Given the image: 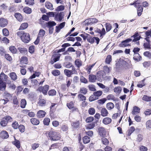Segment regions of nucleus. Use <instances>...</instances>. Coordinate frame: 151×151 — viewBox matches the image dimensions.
I'll list each match as a JSON object with an SVG mask.
<instances>
[{
    "label": "nucleus",
    "instance_id": "5",
    "mask_svg": "<svg viewBox=\"0 0 151 151\" xmlns=\"http://www.w3.org/2000/svg\"><path fill=\"white\" fill-rule=\"evenodd\" d=\"M139 33L138 32H136L134 34L131 36V38L133 37L134 38V39L132 40L133 42H136L139 40L141 38H142V37L140 35L141 32H139Z\"/></svg>",
    "mask_w": 151,
    "mask_h": 151
},
{
    "label": "nucleus",
    "instance_id": "40",
    "mask_svg": "<svg viewBox=\"0 0 151 151\" xmlns=\"http://www.w3.org/2000/svg\"><path fill=\"white\" fill-rule=\"evenodd\" d=\"M18 49L20 52L22 54H26L27 52V49L25 48L19 47Z\"/></svg>",
    "mask_w": 151,
    "mask_h": 151
},
{
    "label": "nucleus",
    "instance_id": "41",
    "mask_svg": "<svg viewBox=\"0 0 151 151\" xmlns=\"http://www.w3.org/2000/svg\"><path fill=\"white\" fill-rule=\"evenodd\" d=\"M122 88L120 87H115L114 89V92L116 94L119 93L122 90Z\"/></svg>",
    "mask_w": 151,
    "mask_h": 151
},
{
    "label": "nucleus",
    "instance_id": "30",
    "mask_svg": "<svg viewBox=\"0 0 151 151\" xmlns=\"http://www.w3.org/2000/svg\"><path fill=\"white\" fill-rule=\"evenodd\" d=\"M132 40L130 38H128L125 40H123V46L124 47H127L129 46H130V44H128V43Z\"/></svg>",
    "mask_w": 151,
    "mask_h": 151
},
{
    "label": "nucleus",
    "instance_id": "26",
    "mask_svg": "<svg viewBox=\"0 0 151 151\" xmlns=\"http://www.w3.org/2000/svg\"><path fill=\"white\" fill-rule=\"evenodd\" d=\"M31 123L35 125H37L40 123L39 121L36 118H32L30 120Z\"/></svg>",
    "mask_w": 151,
    "mask_h": 151
},
{
    "label": "nucleus",
    "instance_id": "39",
    "mask_svg": "<svg viewBox=\"0 0 151 151\" xmlns=\"http://www.w3.org/2000/svg\"><path fill=\"white\" fill-rule=\"evenodd\" d=\"M114 107V104L111 102H109L107 104L106 107L108 110H111Z\"/></svg>",
    "mask_w": 151,
    "mask_h": 151
},
{
    "label": "nucleus",
    "instance_id": "56",
    "mask_svg": "<svg viewBox=\"0 0 151 151\" xmlns=\"http://www.w3.org/2000/svg\"><path fill=\"white\" fill-rule=\"evenodd\" d=\"M145 79H144L143 80L141 81V82H142V83H139L137 84V86L140 88H142L143 86H144L145 85Z\"/></svg>",
    "mask_w": 151,
    "mask_h": 151
},
{
    "label": "nucleus",
    "instance_id": "17",
    "mask_svg": "<svg viewBox=\"0 0 151 151\" xmlns=\"http://www.w3.org/2000/svg\"><path fill=\"white\" fill-rule=\"evenodd\" d=\"M46 114V112L43 110H39L37 113V116L39 118H42L44 117Z\"/></svg>",
    "mask_w": 151,
    "mask_h": 151
},
{
    "label": "nucleus",
    "instance_id": "11",
    "mask_svg": "<svg viewBox=\"0 0 151 151\" xmlns=\"http://www.w3.org/2000/svg\"><path fill=\"white\" fill-rule=\"evenodd\" d=\"M116 65L115 68H116L117 69L119 70L123 66V59L120 58L116 63Z\"/></svg>",
    "mask_w": 151,
    "mask_h": 151
},
{
    "label": "nucleus",
    "instance_id": "13",
    "mask_svg": "<svg viewBox=\"0 0 151 151\" xmlns=\"http://www.w3.org/2000/svg\"><path fill=\"white\" fill-rule=\"evenodd\" d=\"M140 112V109L138 107L135 106L133 107L132 114L133 115H136Z\"/></svg>",
    "mask_w": 151,
    "mask_h": 151
},
{
    "label": "nucleus",
    "instance_id": "60",
    "mask_svg": "<svg viewBox=\"0 0 151 151\" xmlns=\"http://www.w3.org/2000/svg\"><path fill=\"white\" fill-rule=\"evenodd\" d=\"M88 87L89 89L91 91H94L96 90L95 86L93 85H89Z\"/></svg>",
    "mask_w": 151,
    "mask_h": 151
},
{
    "label": "nucleus",
    "instance_id": "64",
    "mask_svg": "<svg viewBox=\"0 0 151 151\" xmlns=\"http://www.w3.org/2000/svg\"><path fill=\"white\" fill-rule=\"evenodd\" d=\"M146 126L147 129L151 128V120H149L146 122Z\"/></svg>",
    "mask_w": 151,
    "mask_h": 151
},
{
    "label": "nucleus",
    "instance_id": "9",
    "mask_svg": "<svg viewBox=\"0 0 151 151\" xmlns=\"http://www.w3.org/2000/svg\"><path fill=\"white\" fill-rule=\"evenodd\" d=\"M8 24V22L6 19L2 18L0 19V26L4 27Z\"/></svg>",
    "mask_w": 151,
    "mask_h": 151
},
{
    "label": "nucleus",
    "instance_id": "46",
    "mask_svg": "<svg viewBox=\"0 0 151 151\" xmlns=\"http://www.w3.org/2000/svg\"><path fill=\"white\" fill-rule=\"evenodd\" d=\"M52 73L54 76H57L60 75V72L58 70H55L52 71Z\"/></svg>",
    "mask_w": 151,
    "mask_h": 151
},
{
    "label": "nucleus",
    "instance_id": "18",
    "mask_svg": "<svg viewBox=\"0 0 151 151\" xmlns=\"http://www.w3.org/2000/svg\"><path fill=\"white\" fill-rule=\"evenodd\" d=\"M108 114L106 109L105 108H103L101 111V115L103 116H106Z\"/></svg>",
    "mask_w": 151,
    "mask_h": 151
},
{
    "label": "nucleus",
    "instance_id": "2",
    "mask_svg": "<svg viewBox=\"0 0 151 151\" xmlns=\"http://www.w3.org/2000/svg\"><path fill=\"white\" fill-rule=\"evenodd\" d=\"M47 27L49 28V33L52 34L53 31V26L56 25V23L54 21H49L47 23Z\"/></svg>",
    "mask_w": 151,
    "mask_h": 151
},
{
    "label": "nucleus",
    "instance_id": "14",
    "mask_svg": "<svg viewBox=\"0 0 151 151\" xmlns=\"http://www.w3.org/2000/svg\"><path fill=\"white\" fill-rule=\"evenodd\" d=\"M111 122V118L106 117L104 118L102 120V122L105 125H107L110 124Z\"/></svg>",
    "mask_w": 151,
    "mask_h": 151
},
{
    "label": "nucleus",
    "instance_id": "29",
    "mask_svg": "<svg viewBox=\"0 0 151 151\" xmlns=\"http://www.w3.org/2000/svg\"><path fill=\"white\" fill-rule=\"evenodd\" d=\"M60 55L61 54L59 53L54 54L53 55V56H54L55 57L53 59L54 60V62H56L57 61L59 60Z\"/></svg>",
    "mask_w": 151,
    "mask_h": 151
},
{
    "label": "nucleus",
    "instance_id": "49",
    "mask_svg": "<svg viewBox=\"0 0 151 151\" xmlns=\"http://www.w3.org/2000/svg\"><path fill=\"white\" fill-rule=\"evenodd\" d=\"M105 25L106 27V31L107 32L110 31L111 29V26L109 23H106Z\"/></svg>",
    "mask_w": 151,
    "mask_h": 151
},
{
    "label": "nucleus",
    "instance_id": "28",
    "mask_svg": "<svg viewBox=\"0 0 151 151\" xmlns=\"http://www.w3.org/2000/svg\"><path fill=\"white\" fill-rule=\"evenodd\" d=\"M64 73L65 75L69 77H70L71 75L72 74V71L65 69L64 70Z\"/></svg>",
    "mask_w": 151,
    "mask_h": 151
},
{
    "label": "nucleus",
    "instance_id": "31",
    "mask_svg": "<svg viewBox=\"0 0 151 151\" xmlns=\"http://www.w3.org/2000/svg\"><path fill=\"white\" fill-rule=\"evenodd\" d=\"M9 76L11 79L15 81L17 79V76L14 72H12L9 74Z\"/></svg>",
    "mask_w": 151,
    "mask_h": 151
},
{
    "label": "nucleus",
    "instance_id": "52",
    "mask_svg": "<svg viewBox=\"0 0 151 151\" xmlns=\"http://www.w3.org/2000/svg\"><path fill=\"white\" fill-rule=\"evenodd\" d=\"M25 2L29 5H32L34 4V0H25Z\"/></svg>",
    "mask_w": 151,
    "mask_h": 151
},
{
    "label": "nucleus",
    "instance_id": "63",
    "mask_svg": "<svg viewBox=\"0 0 151 151\" xmlns=\"http://www.w3.org/2000/svg\"><path fill=\"white\" fill-rule=\"evenodd\" d=\"M80 91L81 93L85 95L87 93V90L86 88L84 87H83L81 88Z\"/></svg>",
    "mask_w": 151,
    "mask_h": 151
},
{
    "label": "nucleus",
    "instance_id": "59",
    "mask_svg": "<svg viewBox=\"0 0 151 151\" xmlns=\"http://www.w3.org/2000/svg\"><path fill=\"white\" fill-rule=\"evenodd\" d=\"M65 7L63 5H60L58 6L56 9L55 10L59 12L62 11L64 10Z\"/></svg>",
    "mask_w": 151,
    "mask_h": 151
},
{
    "label": "nucleus",
    "instance_id": "62",
    "mask_svg": "<svg viewBox=\"0 0 151 151\" xmlns=\"http://www.w3.org/2000/svg\"><path fill=\"white\" fill-rule=\"evenodd\" d=\"M5 51L4 47H0V54L1 56L4 55L5 54Z\"/></svg>",
    "mask_w": 151,
    "mask_h": 151
},
{
    "label": "nucleus",
    "instance_id": "19",
    "mask_svg": "<svg viewBox=\"0 0 151 151\" xmlns=\"http://www.w3.org/2000/svg\"><path fill=\"white\" fill-rule=\"evenodd\" d=\"M89 80L90 82H93L96 81V77L95 75H90L88 77Z\"/></svg>",
    "mask_w": 151,
    "mask_h": 151
},
{
    "label": "nucleus",
    "instance_id": "57",
    "mask_svg": "<svg viewBox=\"0 0 151 151\" xmlns=\"http://www.w3.org/2000/svg\"><path fill=\"white\" fill-rule=\"evenodd\" d=\"M50 121V119L49 118H45L43 121L44 124L46 125H48Z\"/></svg>",
    "mask_w": 151,
    "mask_h": 151
},
{
    "label": "nucleus",
    "instance_id": "16",
    "mask_svg": "<svg viewBox=\"0 0 151 151\" xmlns=\"http://www.w3.org/2000/svg\"><path fill=\"white\" fill-rule=\"evenodd\" d=\"M142 57L138 53H134L133 59L137 61H139L142 59Z\"/></svg>",
    "mask_w": 151,
    "mask_h": 151
},
{
    "label": "nucleus",
    "instance_id": "38",
    "mask_svg": "<svg viewBox=\"0 0 151 151\" xmlns=\"http://www.w3.org/2000/svg\"><path fill=\"white\" fill-rule=\"evenodd\" d=\"M83 142L84 144H87L90 141V139L89 137L86 136L83 138Z\"/></svg>",
    "mask_w": 151,
    "mask_h": 151
},
{
    "label": "nucleus",
    "instance_id": "54",
    "mask_svg": "<svg viewBox=\"0 0 151 151\" xmlns=\"http://www.w3.org/2000/svg\"><path fill=\"white\" fill-rule=\"evenodd\" d=\"M88 112L90 114L93 115L95 113V110L94 108H90L88 110Z\"/></svg>",
    "mask_w": 151,
    "mask_h": 151
},
{
    "label": "nucleus",
    "instance_id": "55",
    "mask_svg": "<svg viewBox=\"0 0 151 151\" xmlns=\"http://www.w3.org/2000/svg\"><path fill=\"white\" fill-rule=\"evenodd\" d=\"M48 94L49 96H53L56 94V91L54 89H52L49 91Z\"/></svg>",
    "mask_w": 151,
    "mask_h": 151
},
{
    "label": "nucleus",
    "instance_id": "44",
    "mask_svg": "<svg viewBox=\"0 0 151 151\" xmlns=\"http://www.w3.org/2000/svg\"><path fill=\"white\" fill-rule=\"evenodd\" d=\"M84 24L86 26L91 25L92 24L90 18L84 21Z\"/></svg>",
    "mask_w": 151,
    "mask_h": 151
},
{
    "label": "nucleus",
    "instance_id": "25",
    "mask_svg": "<svg viewBox=\"0 0 151 151\" xmlns=\"http://www.w3.org/2000/svg\"><path fill=\"white\" fill-rule=\"evenodd\" d=\"M135 129V128L134 127H131L127 131V136L128 137L130 136L131 134L134 131Z\"/></svg>",
    "mask_w": 151,
    "mask_h": 151
},
{
    "label": "nucleus",
    "instance_id": "7",
    "mask_svg": "<svg viewBox=\"0 0 151 151\" xmlns=\"http://www.w3.org/2000/svg\"><path fill=\"white\" fill-rule=\"evenodd\" d=\"M99 135L102 137H104L106 135V131L105 129L103 127H100L98 129Z\"/></svg>",
    "mask_w": 151,
    "mask_h": 151
},
{
    "label": "nucleus",
    "instance_id": "43",
    "mask_svg": "<svg viewBox=\"0 0 151 151\" xmlns=\"http://www.w3.org/2000/svg\"><path fill=\"white\" fill-rule=\"evenodd\" d=\"M28 27V24L27 23L22 24L19 28V30H23L26 29Z\"/></svg>",
    "mask_w": 151,
    "mask_h": 151
},
{
    "label": "nucleus",
    "instance_id": "6",
    "mask_svg": "<svg viewBox=\"0 0 151 151\" xmlns=\"http://www.w3.org/2000/svg\"><path fill=\"white\" fill-rule=\"evenodd\" d=\"M64 13L63 12H60L57 13L55 16V18L57 21L60 22L63 18Z\"/></svg>",
    "mask_w": 151,
    "mask_h": 151
},
{
    "label": "nucleus",
    "instance_id": "33",
    "mask_svg": "<svg viewBox=\"0 0 151 151\" xmlns=\"http://www.w3.org/2000/svg\"><path fill=\"white\" fill-rule=\"evenodd\" d=\"M102 94V92L101 91H98L94 92L93 94L96 96L97 99H98L99 97Z\"/></svg>",
    "mask_w": 151,
    "mask_h": 151
},
{
    "label": "nucleus",
    "instance_id": "21",
    "mask_svg": "<svg viewBox=\"0 0 151 151\" xmlns=\"http://www.w3.org/2000/svg\"><path fill=\"white\" fill-rule=\"evenodd\" d=\"M103 69L105 73L108 74L111 70V67H109L107 66H105L104 67Z\"/></svg>",
    "mask_w": 151,
    "mask_h": 151
},
{
    "label": "nucleus",
    "instance_id": "32",
    "mask_svg": "<svg viewBox=\"0 0 151 151\" xmlns=\"http://www.w3.org/2000/svg\"><path fill=\"white\" fill-rule=\"evenodd\" d=\"M15 138V141L13 142V144L17 148H20V143L19 141L16 139Z\"/></svg>",
    "mask_w": 151,
    "mask_h": 151
},
{
    "label": "nucleus",
    "instance_id": "58",
    "mask_svg": "<svg viewBox=\"0 0 151 151\" xmlns=\"http://www.w3.org/2000/svg\"><path fill=\"white\" fill-rule=\"evenodd\" d=\"M97 99V98L93 94L90 96L89 98V100L90 102H92Z\"/></svg>",
    "mask_w": 151,
    "mask_h": 151
},
{
    "label": "nucleus",
    "instance_id": "12",
    "mask_svg": "<svg viewBox=\"0 0 151 151\" xmlns=\"http://www.w3.org/2000/svg\"><path fill=\"white\" fill-rule=\"evenodd\" d=\"M0 137L3 139H7L9 137L8 133L6 131H3L0 133Z\"/></svg>",
    "mask_w": 151,
    "mask_h": 151
},
{
    "label": "nucleus",
    "instance_id": "48",
    "mask_svg": "<svg viewBox=\"0 0 151 151\" xmlns=\"http://www.w3.org/2000/svg\"><path fill=\"white\" fill-rule=\"evenodd\" d=\"M95 65V64H93L89 66H87L86 67V70L88 71V72L89 74L90 73L91 69Z\"/></svg>",
    "mask_w": 151,
    "mask_h": 151
},
{
    "label": "nucleus",
    "instance_id": "45",
    "mask_svg": "<svg viewBox=\"0 0 151 151\" xmlns=\"http://www.w3.org/2000/svg\"><path fill=\"white\" fill-rule=\"evenodd\" d=\"M142 99L147 101H151V97H149L146 95H144L142 98Z\"/></svg>",
    "mask_w": 151,
    "mask_h": 151
},
{
    "label": "nucleus",
    "instance_id": "27",
    "mask_svg": "<svg viewBox=\"0 0 151 151\" xmlns=\"http://www.w3.org/2000/svg\"><path fill=\"white\" fill-rule=\"evenodd\" d=\"M8 76L5 75L4 73H1L0 75V80L5 81L7 78Z\"/></svg>",
    "mask_w": 151,
    "mask_h": 151
},
{
    "label": "nucleus",
    "instance_id": "47",
    "mask_svg": "<svg viewBox=\"0 0 151 151\" xmlns=\"http://www.w3.org/2000/svg\"><path fill=\"white\" fill-rule=\"evenodd\" d=\"M144 55L147 57L149 59H151V52L148 51H146L144 52Z\"/></svg>",
    "mask_w": 151,
    "mask_h": 151
},
{
    "label": "nucleus",
    "instance_id": "53",
    "mask_svg": "<svg viewBox=\"0 0 151 151\" xmlns=\"http://www.w3.org/2000/svg\"><path fill=\"white\" fill-rule=\"evenodd\" d=\"M3 34L4 36H7L9 34L8 30L6 28H4L2 30Z\"/></svg>",
    "mask_w": 151,
    "mask_h": 151
},
{
    "label": "nucleus",
    "instance_id": "42",
    "mask_svg": "<svg viewBox=\"0 0 151 151\" xmlns=\"http://www.w3.org/2000/svg\"><path fill=\"white\" fill-rule=\"evenodd\" d=\"M45 100L43 99H40L39 100L38 104L39 106H43L46 104Z\"/></svg>",
    "mask_w": 151,
    "mask_h": 151
},
{
    "label": "nucleus",
    "instance_id": "24",
    "mask_svg": "<svg viewBox=\"0 0 151 151\" xmlns=\"http://www.w3.org/2000/svg\"><path fill=\"white\" fill-rule=\"evenodd\" d=\"M14 16L18 21H22V17L20 14L16 13L14 14Z\"/></svg>",
    "mask_w": 151,
    "mask_h": 151
},
{
    "label": "nucleus",
    "instance_id": "8",
    "mask_svg": "<svg viewBox=\"0 0 151 151\" xmlns=\"http://www.w3.org/2000/svg\"><path fill=\"white\" fill-rule=\"evenodd\" d=\"M49 89V86L48 85H45L44 86L40 87L39 90L40 91H42L45 95H46Z\"/></svg>",
    "mask_w": 151,
    "mask_h": 151
},
{
    "label": "nucleus",
    "instance_id": "23",
    "mask_svg": "<svg viewBox=\"0 0 151 151\" xmlns=\"http://www.w3.org/2000/svg\"><path fill=\"white\" fill-rule=\"evenodd\" d=\"M6 87V83L4 82V81L0 80V90H5Z\"/></svg>",
    "mask_w": 151,
    "mask_h": 151
},
{
    "label": "nucleus",
    "instance_id": "61",
    "mask_svg": "<svg viewBox=\"0 0 151 151\" xmlns=\"http://www.w3.org/2000/svg\"><path fill=\"white\" fill-rule=\"evenodd\" d=\"M95 126V122H93L90 124L87 125V128L89 129H91L93 128Z\"/></svg>",
    "mask_w": 151,
    "mask_h": 151
},
{
    "label": "nucleus",
    "instance_id": "50",
    "mask_svg": "<svg viewBox=\"0 0 151 151\" xmlns=\"http://www.w3.org/2000/svg\"><path fill=\"white\" fill-rule=\"evenodd\" d=\"M27 58L26 56L22 57L21 59V62L22 63L25 64L27 63Z\"/></svg>",
    "mask_w": 151,
    "mask_h": 151
},
{
    "label": "nucleus",
    "instance_id": "35",
    "mask_svg": "<svg viewBox=\"0 0 151 151\" xmlns=\"http://www.w3.org/2000/svg\"><path fill=\"white\" fill-rule=\"evenodd\" d=\"M26 101L24 99L21 100V101L20 106L22 108H24L26 105Z\"/></svg>",
    "mask_w": 151,
    "mask_h": 151
},
{
    "label": "nucleus",
    "instance_id": "37",
    "mask_svg": "<svg viewBox=\"0 0 151 151\" xmlns=\"http://www.w3.org/2000/svg\"><path fill=\"white\" fill-rule=\"evenodd\" d=\"M23 11L25 13L28 14H30L32 12L31 9L28 7H24L23 9Z\"/></svg>",
    "mask_w": 151,
    "mask_h": 151
},
{
    "label": "nucleus",
    "instance_id": "22",
    "mask_svg": "<svg viewBox=\"0 0 151 151\" xmlns=\"http://www.w3.org/2000/svg\"><path fill=\"white\" fill-rule=\"evenodd\" d=\"M137 15L139 16H140L141 15L142 12L143 11V7L142 6H140L139 7L137 8Z\"/></svg>",
    "mask_w": 151,
    "mask_h": 151
},
{
    "label": "nucleus",
    "instance_id": "1",
    "mask_svg": "<svg viewBox=\"0 0 151 151\" xmlns=\"http://www.w3.org/2000/svg\"><path fill=\"white\" fill-rule=\"evenodd\" d=\"M48 135L49 137L52 140L57 141L59 140L61 136L59 133H57L53 130H51L49 133Z\"/></svg>",
    "mask_w": 151,
    "mask_h": 151
},
{
    "label": "nucleus",
    "instance_id": "3",
    "mask_svg": "<svg viewBox=\"0 0 151 151\" xmlns=\"http://www.w3.org/2000/svg\"><path fill=\"white\" fill-rule=\"evenodd\" d=\"M22 41L26 43H28L30 40V36L29 34L25 33V32L21 37Z\"/></svg>",
    "mask_w": 151,
    "mask_h": 151
},
{
    "label": "nucleus",
    "instance_id": "10",
    "mask_svg": "<svg viewBox=\"0 0 151 151\" xmlns=\"http://www.w3.org/2000/svg\"><path fill=\"white\" fill-rule=\"evenodd\" d=\"M128 62H127L126 61L123 60V70H126L131 68V62L129 60Z\"/></svg>",
    "mask_w": 151,
    "mask_h": 151
},
{
    "label": "nucleus",
    "instance_id": "4",
    "mask_svg": "<svg viewBox=\"0 0 151 151\" xmlns=\"http://www.w3.org/2000/svg\"><path fill=\"white\" fill-rule=\"evenodd\" d=\"M99 25L100 27H102V30H101L99 28H97L94 31L100 34V37H101L102 36L104 35L106 33L105 29L103 28V26L102 24H99Z\"/></svg>",
    "mask_w": 151,
    "mask_h": 151
},
{
    "label": "nucleus",
    "instance_id": "20",
    "mask_svg": "<svg viewBox=\"0 0 151 151\" xmlns=\"http://www.w3.org/2000/svg\"><path fill=\"white\" fill-rule=\"evenodd\" d=\"M80 122L79 121H77L75 122H73L71 123L72 127L74 129L78 128L80 126Z\"/></svg>",
    "mask_w": 151,
    "mask_h": 151
},
{
    "label": "nucleus",
    "instance_id": "51",
    "mask_svg": "<svg viewBox=\"0 0 151 151\" xmlns=\"http://www.w3.org/2000/svg\"><path fill=\"white\" fill-rule=\"evenodd\" d=\"M80 80L81 82L84 83H87L88 82L87 80L82 76H81Z\"/></svg>",
    "mask_w": 151,
    "mask_h": 151
},
{
    "label": "nucleus",
    "instance_id": "36",
    "mask_svg": "<svg viewBox=\"0 0 151 151\" xmlns=\"http://www.w3.org/2000/svg\"><path fill=\"white\" fill-rule=\"evenodd\" d=\"M112 60L111 56L110 55H108L105 60V63L107 64H109Z\"/></svg>",
    "mask_w": 151,
    "mask_h": 151
},
{
    "label": "nucleus",
    "instance_id": "15",
    "mask_svg": "<svg viewBox=\"0 0 151 151\" xmlns=\"http://www.w3.org/2000/svg\"><path fill=\"white\" fill-rule=\"evenodd\" d=\"M45 7L47 9L52 10L54 9L52 4L48 1H46L45 4Z\"/></svg>",
    "mask_w": 151,
    "mask_h": 151
},
{
    "label": "nucleus",
    "instance_id": "34",
    "mask_svg": "<svg viewBox=\"0 0 151 151\" xmlns=\"http://www.w3.org/2000/svg\"><path fill=\"white\" fill-rule=\"evenodd\" d=\"M9 50L13 54H16L17 52V50L14 46H11L9 47Z\"/></svg>",
    "mask_w": 151,
    "mask_h": 151
}]
</instances>
